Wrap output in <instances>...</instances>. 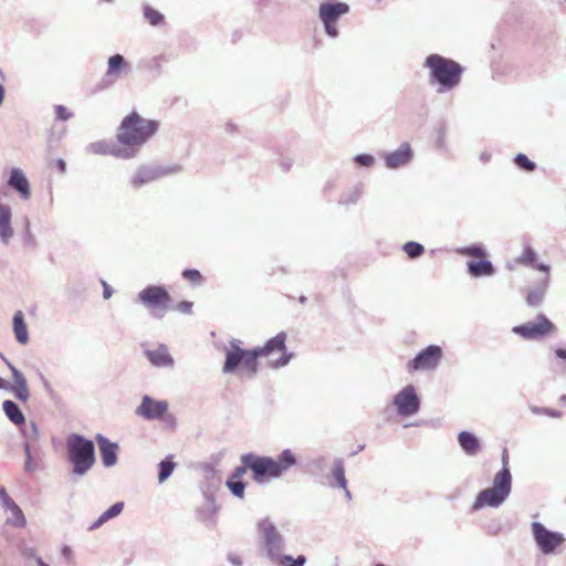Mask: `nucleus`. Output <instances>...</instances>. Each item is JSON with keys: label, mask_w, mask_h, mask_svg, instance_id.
I'll list each match as a JSON object with an SVG mask.
<instances>
[{"label": "nucleus", "mask_w": 566, "mask_h": 566, "mask_svg": "<svg viewBox=\"0 0 566 566\" xmlns=\"http://www.w3.org/2000/svg\"><path fill=\"white\" fill-rule=\"evenodd\" d=\"M192 302L190 301H181L176 305V310L184 314H190L192 311Z\"/></svg>", "instance_id": "5fc2aeb1"}, {"label": "nucleus", "mask_w": 566, "mask_h": 566, "mask_svg": "<svg viewBox=\"0 0 566 566\" xmlns=\"http://www.w3.org/2000/svg\"><path fill=\"white\" fill-rule=\"evenodd\" d=\"M102 285H103V297L105 300L111 298L113 295V289L105 281H102Z\"/></svg>", "instance_id": "bf43d9fd"}, {"label": "nucleus", "mask_w": 566, "mask_h": 566, "mask_svg": "<svg viewBox=\"0 0 566 566\" xmlns=\"http://www.w3.org/2000/svg\"><path fill=\"white\" fill-rule=\"evenodd\" d=\"M442 356L443 352L439 345H429L408 361L407 368L409 371L433 370L438 367Z\"/></svg>", "instance_id": "2eb2a0df"}, {"label": "nucleus", "mask_w": 566, "mask_h": 566, "mask_svg": "<svg viewBox=\"0 0 566 566\" xmlns=\"http://www.w3.org/2000/svg\"><path fill=\"white\" fill-rule=\"evenodd\" d=\"M182 167L178 164L170 166L158 165H143L139 166L130 178V185L134 189H139L143 186L156 181L163 177L178 174Z\"/></svg>", "instance_id": "9d476101"}, {"label": "nucleus", "mask_w": 566, "mask_h": 566, "mask_svg": "<svg viewBox=\"0 0 566 566\" xmlns=\"http://www.w3.org/2000/svg\"><path fill=\"white\" fill-rule=\"evenodd\" d=\"M203 476L207 483V486L203 490H210L214 493V490L218 489L221 483V479L216 468L212 464H205Z\"/></svg>", "instance_id": "c9c22d12"}, {"label": "nucleus", "mask_w": 566, "mask_h": 566, "mask_svg": "<svg viewBox=\"0 0 566 566\" xmlns=\"http://www.w3.org/2000/svg\"><path fill=\"white\" fill-rule=\"evenodd\" d=\"M62 556L64 558H67V559L71 558L72 557V549L69 546H64L62 548Z\"/></svg>", "instance_id": "774afa93"}, {"label": "nucleus", "mask_w": 566, "mask_h": 566, "mask_svg": "<svg viewBox=\"0 0 566 566\" xmlns=\"http://www.w3.org/2000/svg\"><path fill=\"white\" fill-rule=\"evenodd\" d=\"M55 166H56V168L59 169V171H60L61 174H65V171H66V163H65V160H64V159L59 158V159L55 161Z\"/></svg>", "instance_id": "0e129e2a"}, {"label": "nucleus", "mask_w": 566, "mask_h": 566, "mask_svg": "<svg viewBox=\"0 0 566 566\" xmlns=\"http://www.w3.org/2000/svg\"><path fill=\"white\" fill-rule=\"evenodd\" d=\"M21 554L23 557L34 559L35 562H36V557H39L35 548L28 547V546H24L21 548Z\"/></svg>", "instance_id": "4d7b16f0"}, {"label": "nucleus", "mask_w": 566, "mask_h": 566, "mask_svg": "<svg viewBox=\"0 0 566 566\" xmlns=\"http://www.w3.org/2000/svg\"><path fill=\"white\" fill-rule=\"evenodd\" d=\"M2 410L7 418L17 427L25 424V417L20 406L13 400H4L2 402Z\"/></svg>", "instance_id": "473e14b6"}, {"label": "nucleus", "mask_w": 566, "mask_h": 566, "mask_svg": "<svg viewBox=\"0 0 566 566\" xmlns=\"http://www.w3.org/2000/svg\"><path fill=\"white\" fill-rule=\"evenodd\" d=\"M20 429V432L23 437V449H25V446H29V449H32V446L39 440L40 433H39V427L34 421H31L29 424H24L21 427H18Z\"/></svg>", "instance_id": "f704fd0d"}, {"label": "nucleus", "mask_w": 566, "mask_h": 566, "mask_svg": "<svg viewBox=\"0 0 566 566\" xmlns=\"http://www.w3.org/2000/svg\"><path fill=\"white\" fill-rule=\"evenodd\" d=\"M555 355H556L558 358L566 360V348H557V349L555 350Z\"/></svg>", "instance_id": "338daca9"}, {"label": "nucleus", "mask_w": 566, "mask_h": 566, "mask_svg": "<svg viewBox=\"0 0 566 566\" xmlns=\"http://www.w3.org/2000/svg\"><path fill=\"white\" fill-rule=\"evenodd\" d=\"M444 139H446V129L441 127L438 132V138H437V145L439 148H442L444 146Z\"/></svg>", "instance_id": "680f3d73"}, {"label": "nucleus", "mask_w": 566, "mask_h": 566, "mask_svg": "<svg viewBox=\"0 0 566 566\" xmlns=\"http://www.w3.org/2000/svg\"><path fill=\"white\" fill-rule=\"evenodd\" d=\"M536 251L530 244H525L522 254L515 259V263L524 266H531L541 272H544L545 274H548L551 271V266L542 262L536 263Z\"/></svg>", "instance_id": "cd10ccee"}, {"label": "nucleus", "mask_w": 566, "mask_h": 566, "mask_svg": "<svg viewBox=\"0 0 566 566\" xmlns=\"http://www.w3.org/2000/svg\"><path fill=\"white\" fill-rule=\"evenodd\" d=\"M66 457L75 475H85L95 464V446L93 440L80 434L71 433L66 438Z\"/></svg>", "instance_id": "39448f33"}, {"label": "nucleus", "mask_w": 566, "mask_h": 566, "mask_svg": "<svg viewBox=\"0 0 566 566\" xmlns=\"http://www.w3.org/2000/svg\"><path fill=\"white\" fill-rule=\"evenodd\" d=\"M354 161L360 167L369 168L375 163V158L369 154H358L354 157Z\"/></svg>", "instance_id": "8fccbe9b"}, {"label": "nucleus", "mask_w": 566, "mask_h": 566, "mask_svg": "<svg viewBox=\"0 0 566 566\" xmlns=\"http://www.w3.org/2000/svg\"><path fill=\"white\" fill-rule=\"evenodd\" d=\"M392 405L400 417H410L419 412L421 401L413 385H407L392 398Z\"/></svg>", "instance_id": "4468645a"}, {"label": "nucleus", "mask_w": 566, "mask_h": 566, "mask_svg": "<svg viewBox=\"0 0 566 566\" xmlns=\"http://www.w3.org/2000/svg\"><path fill=\"white\" fill-rule=\"evenodd\" d=\"M423 66L429 70V83L437 84V92L440 94L455 88L464 72L459 62L437 53L429 54Z\"/></svg>", "instance_id": "7ed1b4c3"}, {"label": "nucleus", "mask_w": 566, "mask_h": 566, "mask_svg": "<svg viewBox=\"0 0 566 566\" xmlns=\"http://www.w3.org/2000/svg\"><path fill=\"white\" fill-rule=\"evenodd\" d=\"M169 403L167 400H157L145 395L142 397L139 406L136 408L135 413L147 421L159 420L168 411Z\"/></svg>", "instance_id": "f3484780"}, {"label": "nucleus", "mask_w": 566, "mask_h": 566, "mask_svg": "<svg viewBox=\"0 0 566 566\" xmlns=\"http://www.w3.org/2000/svg\"><path fill=\"white\" fill-rule=\"evenodd\" d=\"M413 153L408 143H402L398 149L387 153L384 156L385 166L388 169H397L408 165L412 159Z\"/></svg>", "instance_id": "aec40b11"}, {"label": "nucleus", "mask_w": 566, "mask_h": 566, "mask_svg": "<svg viewBox=\"0 0 566 566\" xmlns=\"http://www.w3.org/2000/svg\"><path fill=\"white\" fill-rule=\"evenodd\" d=\"M172 455H167L164 460L158 463V481L164 483L172 474L176 463L172 460Z\"/></svg>", "instance_id": "4c0bfd02"}, {"label": "nucleus", "mask_w": 566, "mask_h": 566, "mask_svg": "<svg viewBox=\"0 0 566 566\" xmlns=\"http://www.w3.org/2000/svg\"><path fill=\"white\" fill-rule=\"evenodd\" d=\"M182 279L191 282L195 285H200L203 281V277L197 269H185L181 272Z\"/></svg>", "instance_id": "49530a36"}, {"label": "nucleus", "mask_w": 566, "mask_h": 566, "mask_svg": "<svg viewBox=\"0 0 566 566\" xmlns=\"http://www.w3.org/2000/svg\"><path fill=\"white\" fill-rule=\"evenodd\" d=\"M241 465L237 467L228 479L242 480V476L250 470V463H252V452L244 453L240 458Z\"/></svg>", "instance_id": "58836bf2"}, {"label": "nucleus", "mask_w": 566, "mask_h": 566, "mask_svg": "<svg viewBox=\"0 0 566 566\" xmlns=\"http://www.w3.org/2000/svg\"><path fill=\"white\" fill-rule=\"evenodd\" d=\"M159 128V123L155 119H146L137 112H132L123 118L116 134V140L122 149L132 153L134 158L140 147L153 136Z\"/></svg>", "instance_id": "f257e3e1"}, {"label": "nucleus", "mask_w": 566, "mask_h": 566, "mask_svg": "<svg viewBox=\"0 0 566 566\" xmlns=\"http://www.w3.org/2000/svg\"><path fill=\"white\" fill-rule=\"evenodd\" d=\"M8 368L12 374L13 382H9V387L4 390H10L18 400L27 401L30 398L27 378L12 363H8Z\"/></svg>", "instance_id": "6ab92c4d"}, {"label": "nucleus", "mask_w": 566, "mask_h": 566, "mask_svg": "<svg viewBox=\"0 0 566 566\" xmlns=\"http://www.w3.org/2000/svg\"><path fill=\"white\" fill-rule=\"evenodd\" d=\"M241 340L232 338L229 346L224 349L223 374H234L242 368L245 376L254 378L259 371V357L253 348L245 349L241 347Z\"/></svg>", "instance_id": "423d86ee"}, {"label": "nucleus", "mask_w": 566, "mask_h": 566, "mask_svg": "<svg viewBox=\"0 0 566 566\" xmlns=\"http://www.w3.org/2000/svg\"><path fill=\"white\" fill-rule=\"evenodd\" d=\"M468 273L472 277L492 276L495 273L493 263L488 259H480L478 261L470 260L467 263Z\"/></svg>", "instance_id": "c85d7f7f"}, {"label": "nucleus", "mask_w": 566, "mask_h": 566, "mask_svg": "<svg viewBox=\"0 0 566 566\" xmlns=\"http://www.w3.org/2000/svg\"><path fill=\"white\" fill-rule=\"evenodd\" d=\"M360 195L361 189L358 186H355L339 198L338 203L342 206L354 205L359 200Z\"/></svg>", "instance_id": "a18cd8bd"}, {"label": "nucleus", "mask_w": 566, "mask_h": 566, "mask_svg": "<svg viewBox=\"0 0 566 566\" xmlns=\"http://www.w3.org/2000/svg\"><path fill=\"white\" fill-rule=\"evenodd\" d=\"M484 530L489 536H496L502 531V523L500 520H491L484 525Z\"/></svg>", "instance_id": "09e8293b"}, {"label": "nucleus", "mask_w": 566, "mask_h": 566, "mask_svg": "<svg viewBox=\"0 0 566 566\" xmlns=\"http://www.w3.org/2000/svg\"><path fill=\"white\" fill-rule=\"evenodd\" d=\"M286 337L285 332H280L274 337L268 339L263 346L254 347L258 357H266L275 352H281V357L275 360H271L270 366L275 369L286 366L294 356L293 353H290L286 349Z\"/></svg>", "instance_id": "f8f14e48"}, {"label": "nucleus", "mask_w": 566, "mask_h": 566, "mask_svg": "<svg viewBox=\"0 0 566 566\" xmlns=\"http://www.w3.org/2000/svg\"><path fill=\"white\" fill-rule=\"evenodd\" d=\"M556 331L554 323L544 314L536 315L535 319L512 328L515 335L526 340L543 339Z\"/></svg>", "instance_id": "1a4fd4ad"}, {"label": "nucleus", "mask_w": 566, "mask_h": 566, "mask_svg": "<svg viewBox=\"0 0 566 566\" xmlns=\"http://www.w3.org/2000/svg\"><path fill=\"white\" fill-rule=\"evenodd\" d=\"M146 308L154 311V316L163 318L169 308L172 298L164 285H147L137 296Z\"/></svg>", "instance_id": "6e6552de"}, {"label": "nucleus", "mask_w": 566, "mask_h": 566, "mask_svg": "<svg viewBox=\"0 0 566 566\" xmlns=\"http://www.w3.org/2000/svg\"><path fill=\"white\" fill-rule=\"evenodd\" d=\"M143 15L151 27H159L165 23V15L150 4L143 6Z\"/></svg>", "instance_id": "e433bc0d"}, {"label": "nucleus", "mask_w": 566, "mask_h": 566, "mask_svg": "<svg viewBox=\"0 0 566 566\" xmlns=\"http://www.w3.org/2000/svg\"><path fill=\"white\" fill-rule=\"evenodd\" d=\"M402 250L410 259H418L424 253V247L416 241L406 242Z\"/></svg>", "instance_id": "37998d69"}, {"label": "nucleus", "mask_w": 566, "mask_h": 566, "mask_svg": "<svg viewBox=\"0 0 566 566\" xmlns=\"http://www.w3.org/2000/svg\"><path fill=\"white\" fill-rule=\"evenodd\" d=\"M203 497L207 501V505L198 509L197 516L198 520L205 523L208 527H213L216 525V515H217V505L214 500V494L210 490H202Z\"/></svg>", "instance_id": "5701e85b"}, {"label": "nucleus", "mask_w": 566, "mask_h": 566, "mask_svg": "<svg viewBox=\"0 0 566 566\" xmlns=\"http://www.w3.org/2000/svg\"><path fill=\"white\" fill-rule=\"evenodd\" d=\"M98 446L102 463L105 468L114 467L118 461V443L111 441L102 433L95 436Z\"/></svg>", "instance_id": "a211bd4d"}, {"label": "nucleus", "mask_w": 566, "mask_h": 566, "mask_svg": "<svg viewBox=\"0 0 566 566\" xmlns=\"http://www.w3.org/2000/svg\"><path fill=\"white\" fill-rule=\"evenodd\" d=\"M531 410H532L533 413L546 415V416H548L551 418H560L562 417V412L559 410H556V409L532 407Z\"/></svg>", "instance_id": "603ef678"}, {"label": "nucleus", "mask_w": 566, "mask_h": 566, "mask_svg": "<svg viewBox=\"0 0 566 566\" xmlns=\"http://www.w3.org/2000/svg\"><path fill=\"white\" fill-rule=\"evenodd\" d=\"M513 163L517 168L525 172H532L536 169V164L522 153L514 157Z\"/></svg>", "instance_id": "c03bdc74"}, {"label": "nucleus", "mask_w": 566, "mask_h": 566, "mask_svg": "<svg viewBox=\"0 0 566 566\" xmlns=\"http://www.w3.org/2000/svg\"><path fill=\"white\" fill-rule=\"evenodd\" d=\"M7 185L17 191L23 200H28L31 197L30 182L22 169L12 168Z\"/></svg>", "instance_id": "4be33fe9"}, {"label": "nucleus", "mask_w": 566, "mask_h": 566, "mask_svg": "<svg viewBox=\"0 0 566 566\" xmlns=\"http://www.w3.org/2000/svg\"><path fill=\"white\" fill-rule=\"evenodd\" d=\"M54 112H55L56 119H59V120L65 122L73 117V113L64 105H55Z\"/></svg>", "instance_id": "3c124183"}, {"label": "nucleus", "mask_w": 566, "mask_h": 566, "mask_svg": "<svg viewBox=\"0 0 566 566\" xmlns=\"http://www.w3.org/2000/svg\"><path fill=\"white\" fill-rule=\"evenodd\" d=\"M160 420H163L165 422L166 427H168L170 429H175L177 426L176 417L171 413H168V411L165 413L164 417H161Z\"/></svg>", "instance_id": "6e6d98bb"}, {"label": "nucleus", "mask_w": 566, "mask_h": 566, "mask_svg": "<svg viewBox=\"0 0 566 566\" xmlns=\"http://www.w3.org/2000/svg\"><path fill=\"white\" fill-rule=\"evenodd\" d=\"M531 527L534 542L544 555L555 554L566 541L563 533L548 530L541 522H533Z\"/></svg>", "instance_id": "9b49d317"}, {"label": "nucleus", "mask_w": 566, "mask_h": 566, "mask_svg": "<svg viewBox=\"0 0 566 566\" xmlns=\"http://www.w3.org/2000/svg\"><path fill=\"white\" fill-rule=\"evenodd\" d=\"M349 12V6L345 2H322L318 8V17L324 25L325 33L329 38H337L339 32L337 21Z\"/></svg>", "instance_id": "ddd939ff"}, {"label": "nucleus", "mask_w": 566, "mask_h": 566, "mask_svg": "<svg viewBox=\"0 0 566 566\" xmlns=\"http://www.w3.org/2000/svg\"><path fill=\"white\" fill-rule=\"evenodd\" d=\"M331 478L332 479L328 481V485L331 488L346 490L347 480L345 476V462L342 458L334 459Z\"/></svg>", "instance_id": "c756f323"}, {"label": "nucleus", "mask_w": 566, "mask_h": 566, "mask_svg": "<svg viewBox=\"0 0 566 566\" xmlns=\"http://www.w3.org/2000/svg\"><path fill=\"white\" fill-rule=\"evenodd\" d=\"M124 510V502H116L112 506H109L105 512H103L88 527L87 531L92 532L101 526H103L106 522L117 517Z\"/></svg>", "instance_id": "2f4dec72"}, {"label": "nucleus", "mask_w": 566, "mask_h": 566, "mask_svg": "<svg viewBox=\"0 0 566 566\" xmlns=\"http://www.w3.org/2000/svg\"><path fill=\"white\" fill-rule=\"evenodd\" d=\"M549 285V273L545 275V277L538 282H536L532 287L528 289L526 295V303L532 307H538L545 297L546 291Z\"/></svg>", "instance_id": "bb28decb"}, {"label": "nucleus", "mask_w": 566, "mask_h": 566, "mask_svg": "<svg viewBox=\"0 0 566 566\" xmlns=\"http://www.w3.org/2000/svg\"><path fill=\"white\" fill-rule=\"evenodd\" d=\"M130 66L124 55L116 53L111 55L107 60V69L96 85V90H105L114 85V83L120 77L122 74L127 73Z\"/></svg>", "instance_id": "dca6fc26"}, {"label": "nucleus", "mask_w": 566, "mask_h": 566, "mask_svg": "<svg viewBox=\"0 0 566 566\" xmlns=\"http://www.w3.org/2000/svg\"><path fill=\"white\" fill-rule=\"evenodd\" d=\"M12 499L9 496L7 490L2 486L0 488V502H1V506L3 507L6 504H10V501Z\"/></svg>", "instance_id": "13d9d810"}, {"label": "nucleus", "mask_w": 566, "mask_h": 566, "mask_svg": "<svg viewBox=\"0 0 566 566\" xmlns=\"http://www.w3.org/2000/svg\"><path fill=\"white\" fill-rule=\"evenodd\" d=\"M459 254L472 256V258H485L486 251L481 243H473L467 247L459 248L457 250Z\"/></svg>", "instance_id": "a19ab883"}, {"label": "nucleus", "mask_w": 566, "mask_h": 566, "mask_svg": "<svg viewBox=\"0 0 566 566\" xmlns=\"http://www.w3.org/2000/svg\"><path fill=\"white\" fill-rule=\"evenodd\" d=\"M293 166V160L291 158H282L280 160V167L283 171H289Z\"/></svg>", "instance_id": "052dcab7"}, {"label": "nucleus", "mask_w": 566, "mask_h": 566, "mask_svg": "<svg viewBox=\"0 0 566 566\" xmlns=\"http://www.w3.org/2000/svg\"><path fill=\"white\" fill-rule=\"evenodd\" d=\"M13 235L12 209L7 203H0V241L3 244H8Z\"/></svg>", "instance_id": "393cba45"}, {"label": "nucleus", "mask_w": 566, "mask_h": 566, "mask_svg": "<svg viewBox=\"0 0 566 566\" xmlns=\"http://www.w3.org/2000/svg\"><path fill=\"white\" fill-rule=\"evenodd\" d=\"M260 549L272 564L276 562L285 549V537L269 517L259 521L258 526Z\"/></svg>", "instance_id": "0eeeda50"}, {"label": "nucleus", "mask_w": 566, "mask_h": 566, "mask_svg": "<svg viewBox=\"0 0 566 566\" xmlns=\"http://www.w3.org/2000/svg\"><path fill=\"white\" fill-rule=\"evenodd\" d=\"M458 443L461 450L469 457L476 455L482 449L480 439L473 432L468 430L459 432Z\"/></svg>", "instance_id": "a878e982"}, {"label": "nucleus", "mask_w": 566, "mask_h": 566, "mask_svg": "<svg viewBox=\"0 0 566 566\" xmlns=\"http://www.w3.org/2000/svg\"><path fill=\"white\" fill-rule=\"evenodd\" d=\"M308 465L314 474L322 473L326 467V458L324 455L313 458L310 460Z\"/></svg>", "instance_id": "de8ad7c7"}, {"label": "nucleus", "mask_w": 566, "mask_h": 566, "mask_svg": "<svg viewBox=\"0 0 566 566\" xmlns=\"http://www.w3.org/2000/svg\"><path fill=\"white\" fill-rule=\"evenodd\" d=\"M12 328L19 344L25 345L29 342V331L22 311H17L12 318Z\"/></svg>", "instance_id": "7c9ffc66"}, {"label": "nucleus", "mask_w": 566, "mask_h": 566, "mask_svg": "<svg viewBox=\"0 0 566 566\" xmlns=\"http://www.w3.org/2000/svg\"><path fill=\"white\" fill-rule=\"evenodd\" d=\"M306 556L305 555H298L296 557H293L292 555L282 554V556L273 562V566H305L306 564Z\"/></svg>", "instance_id": "ea45409f"}, {"label": "nucleus", "mask_w": 566, "mask_h": 566, "mask_svg": "<svg viewBox=\"0 0 566 566\" xmlns=\"http://www.w3.org/2000/svg\"><path fill=\"white\" fill-rule=\"evenodd\" d=\"M3 509L11 513V517L7 520L8 524H11L12 526L18 528H22L27 525V518L24 516V513L13 500L10 501V504H6Z\"/></svg>", "instance_id": "72a5a7b5"}, {"label": "nucleus", "mask_w": 566, "mask_h": 566, "mask_svg": "<svg viewBox=\"0 0 566 566\" xmlns=\"http://www.w3.org/2000/svg\"><path fill=\"white\" fill-rule=\"evenodd\" d=\"M226 132L229 134H234L235 132H238V127L234 123L228 122L226 124Z\"/></svg>", "instance_id": "69168bd1"}, {"label": "nucleus", "mask_w": 566, "mask_h": 566, "mask_svg": "<svg viewBox=\"0 0 566 566\" xmlns=\"http://www.w3.org/2000/svg\"><path fill=\"white\" fill-rule=\"evenodd\" d=\"M86 151L94 155H112L122 159H130L132 153H127L122 149V146L117 144L107 143L105 140L93 142L87 145Z\"/></svg>", "instance_id": "412c9836"}, {"label": "nucleus", "mask_w": 566, "mask_h": 566, "mask_svg": "<svg viewBox=\"0 0 566 566\" xmlns=\"http://www.w3.org/2000/svg\"><path fill=\"white\" fill-rule=\"evenodd\" d=\"M228 560H229L233 566H242V560H241L240 556H238V555L229 554V555H228Z\"/></svg>", "instance_id": "e2e57ef3"}, {"label": "nucleus", "mask_w": 566, "mask_h": 566, "mask_svg": "<svg viewBox=\"0 0 566 566\" xmlns=\"http://www.w3.org/2000/svg\"><path fill=\"white\" fill-rule=\"evenodd\" d=\"M226 485L233 496L239 497V499L244 497V492H245V488H247L245 481L228 479L226 481Z\"/></svg>", "instance_id": "79ce46f5"}, {"label": "nucleus", "mask_w": 566, "mask_h": 566, "mask_svg": "<svg viewBox=\"0 0 566 566\" xmlns=\"http://www.w3.org/2000/svg\"><path fill=\"white\" fill-rule=\"evenodd\" d=\"M24 454H25V461H24V470L28 472H33L35 470V465L32 461V451L29 449V446H25Z\"/></svg>", "instance_id": "864d4df0"}, {"label": "nucleus", "mask_w": 566, "mask_h": 566, "mask_svg": "<svg viewBox=\"0 0 566 566\" xmlns=\"http://www.w3.org/2000/svg\"><path fill=\"white\" fill-rule=\"evenodd\" d=\"M509 451L503 449L501 455L502 469L493 478L492 485L480 491L472 504V511L485 506L500 507L510 496L512 491V474L509 468Z\"/></svg>", "instance_id": "f03ea898"}, {"label": "nucleus", "mask_w": 566, "mask_h": 566, "mask_svg": "<svg viewBox=\"0 0 566 566\" xmlns=\"http://www.w3.org/2000/svg\"><path fill=\"white\" fill-rule=\"evenodd\" d=\"M144 355L155 367H172L175 364V360L165 344H159L154 349H145Z\"/></svg>", "instance_id": "b1692460"}, {"label": "nucleus", "mask_w": 566, "mask_h": 566, "mask_svg": "<svg viewBox=\"0 0 566 566\" xmlns=\"http://www.w3.org/2000/svg\"><path fill=\"white\" fill-rule=\"evenodd\" d=\"M296 463V455L291 449L282 450L276 458L252 453L250 470L253 481L255 483H263L280 479Z\"/></svg>", "instance_id": "20e7f679"}]
</instances>
